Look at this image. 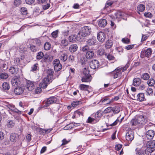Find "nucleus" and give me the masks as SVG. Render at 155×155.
Instances as JSON below:
<instances>
[{
    "instance_id": "obj_1",
    "label": "nucleus",
    "mask_w": 155,
    "mask_h": 155,
    "mask_svg": "<svg viewBox=\"0 0 155 155\" xmlns=\"http://www.w3.org/2000/svg\"><path fill=\"white\" fill-rule=\"evenodd\" d=\"M91 32V28L90 27L84 26L79 32L78 35L79 37H84L90 35Z\"/></svg>"
},
{
    "instance_id": "obj_2",
    "label": "nucleus",
    "mask_w": 155,
    "mask_h": 155,
    "mask_svg": "<svg viewBox=\"0 0 155 155\" xmlns=\"http://www.w3.org/2000/svg\"><path fill=\"white\" fill-rule=\"evenodd\" d=\"M90 71L87 68H84L83 73L84 76L81 79L82 82H90L91 80L92 77L89 73Z\"/></svg>"
},
{
    "instance_id": "obj_3",
    "label": "nucleus",
    "mask_w": 155,
    "mask_h": 155,
    "mask_svg": "<svg viewBox=\"0 0 155 155\" xmlns=\"http://www.w3.org/2000/svg\"><path fill=\"white\" fill-rule=\"evenodd\" d=\"M114 18L118 21H120L121 19H126V15L123 12L118 11L115 13Z\"/></svg>"
},
{
    "instance_id": "obj_4",
    "label": "nucleus",
    "mask_w": 155,
    "mask_h": 155,
    "mask_svg": "<svg viewBox=\"0 0 155 155\" xmlns=\"http://www.w3.org/2000/svg\"><path fill=\"white\" fill-rule=\"evenodd\" d=\"M152 52V50L150 48L142 50L141 53V57L142 58L145 57L149 58L151 56Z\"/></svg>"
},
{
    "instance_id": "obj_5",
    "label": "nucleus",
    "mask_w": 155,
    "mask_h": 155,
    "mask_svg": "<svg viewBox=\"0 0 155 155\" xmlns=\"http://www.w3.org/2000/svg\"><path fill=\"white\" fill-rule=\"evenodd\" d=\"M57 100L56 97L53 96L47 99L46 101L45 102V106L47 107L49 106L50 104L54 103L56 102Z\"/></svg>"
},
{
    "instance_id": "obj_6",
    "label": "nucleus",
    "mask_w": 155,
    "mask_h": 155,
    "mask_svg": "<svg viewBox=\"0 0 155 155\" xmlns=\"http://www.w3.org/2000/svg\"><path fill=\"white\" fill-rule=\"evenodd\" d=\"M100 64L97 60H92L90 63V67L92 69H96L99 67Z\"/></svg>"
},
{
    "instance_id": "obj_7",
    "label": "nucleus",
    "mask_w": 155,
    "mask_h": 155,
    "mask_svg": "<svg viewBox=\"0 0 155 155\" xmlns=\"http://www.w3.org/2000/svg\"><path fill=\"white\" fill-rule=\"evenodd\" d=\"M81 39V37H79V35H71L68 38L69 41L70 42H74L76 41H80Z\"/></svg>"
},
{
    "instance_id": "obj_8",
    "label": "nucleus",
    "mask_w": 155,
    "mask_h": 155,
    "mask_svg": "<svg viewBox=\"0 0 155 155\" xmlns=\"http://www.w3.org/2000/svg\"><path fill=\"white\" fill-rule=\"evenodd\" d=\"M97 38L98 40L100 42H103L105 39L106 35L104 32L100 31L98 33Z\"/></svg>"
},
{
    "instance_id": "obj_9",
    "label": "nucleus",
    "mask_w": 155,
    "mask_h": 155,
    "mask_svg": "<svg viewBox=\"0 0 155 155\" xmlns=\"http://www.w3.org/2000/svg\"><path fill=\"white\" fill-rule=\"evenodd\" d=\"M136 117L139 126L144 125L146 123L147 120L145 119L144 116L137 115L136 116Z\"/></svg>"
},
{
    "instance_id": "obj_10",
    "label": "nucleus",
    "mask_w": 155,
    "mask_h": 155,
    "mask_svg": "<svg viewBox=\"0 0 155 155\" xmlns=\"http://www.w3.org/2000/svg\"><path fill=\"white\" fill-rule=\"evenodd\" d=\"M50 83V80L48 78H44L42 81L40 83L39 86L41 88H45Z\"/></svg>"
},
{
    "instance_id": "obj_11",
    "label": "nucleus",
    "mask_w": 155,
    "mask_h": 155,
    "mask_svg": "<svg viewBox=\"0 0 155 155\" xmlns=\"http://www.w3.org/2000/svg\"><path fill=\"white\" fill-rule=\"evenodd\" d=\"M134 138V132L132 130L128 131L126 134V138L127 140L131 141Z\"/></svg>"
},
{
    "instance_id": "obj_12",
    "label": "nucleus",
    "mask_w": 155,
    "mask_h": 155,
    "mask_svg": "<svg viewBox=\"0 0 155 155\" xmlns=\"http://www.w3.org/2000/svg\"><path fill=\"white\" fill-rule=\"evenodd\" d=\"M59 58L61 61H65L68 59V55L65 52H61L59 54Z\"/></svg>"
},
{
    "instance_id": "obj_13",
    "label": "nucleus",
    "mask_w": 155,
    "mask_h": 155,
    "mask_svg": "<svg viewBox=\"0 0 155 155\" xmlns=\"http://www.w3.org/2000/svg\"><path fill=\"white\" fill-rule=\"evenodd\" d=\"M102 116V114L101 111H98L95 114H93L91 115V117H94L95 122L97 123L100 120Z\"/></svg>"
},
{
    "instance_id": "obj_14",
    "label": "nucleus",
    "mask_w": 155,
    "mask_h": 155,
    "mask_svg": "<svg viewBox=\"0 0 155 155\" xmlns=\"http://www.w3.org/2000/svg\"><path fill=\"white\" fill-rule=\"evenodd\" d=\"M155 132L153 130H149L146 133V136L147 139H152L155 135Z\"/></svg>"
},
{
    "instance_id": "obj_15",
    "label": "nucleus",
    "mask_w": 155,
    "mask_h": 155,
    "mask_svg": "<svg viewBox=\"0 0 155 155\" xmlns=\"http://www.w3.org/2000/svg\"><path fill=\"white\" fill-rule=\"evenodd\" d=\"M11 82L13 86H17L19 84V78L16 76H14L12 79Z\"/></svg>"
},
{
    "instance_id": "obj_16",
    "label": "nucleus",
    "mask_w": 155,
    "mask_h": 155,
    "mask_svg": "<svg viewBox=\"0 0 155 155\" xmlns=\"http://www.w3.org/2000/svg\"><path fill=\"white\" fill-rule=\"evenodd\" d=\"M68 44V41L66 38H61L59 41V44L61 47H66Z\"/></svg>"
},
{
    "instance_id": "obj_17",
    "label": "nucleus",
    "mask_w": 155,
    "mask_h": 155,
    "mask_svg": "<svg viewBox=\"0 0 155 155\" xmlns=\"http://www.w3.org/2000/svg\"><path fill=\"white\" fill-rule=\"evenodd\" d=\"M111 74L113 76L114 78L116 79L120 77L122 74V72L119 70H117L116 68L112 73Z\"/></svg>"
},
{
    "instance_id": "obj_18",
    "label": "nucleus",
    "mask_w": 155,
    "mask_h": 155,
    "mask_svg": "<svg viewBox=\"0 0 155 155\" xmlns=\"http://www.w3.org/2000/svg\"><path fill=\"white\" fill-rule=\"evenodd\" d=\"M26 87L29 91L33 90L34 88L33 83L29 81H27L26 85Z\"/></svg>"
},
{
    "instance_id": "obj_19",
    "label": "nucleus",
    "mask_w": 155,
    "mask_h": 155,
    "mask_svg": "<svg viewBox=\"0 0 155 155\" xmlns=\"http://www.w3.org/2000/svg\"><path fill=\"white\" fill-rule=\"evenodd\" d=\"M18 136L15 133H12L10 136V140L12 142H15L18 138Z\"/></svg>"
},
{
    "instance_id": "obj_20",
    "label": "nucleus",
    "mask_w": 155,
    "mask_h": 155,
    "mask_svg": "<svg viewBox=\"0 0 155 155\" xmlns=\"http://www.w3.org/2000/svg\"><path fill=\"white\" fill-rule=\"evenodd\" d=\"M53 73L54 71L52 69H49L48 70L47 78H48L50 81L54 79L53 78Z\"/></svg>"
},
{
    "instance_id": "obj_21",
    "label": "nucleus",
    "mask_w": 155,
    "mask_h": 155,
    "mask_svg": "<svg viewBox=\"0 0 155 155\" xmlns=\"http://www.w3.org/2000/svg\"><path fill=\"white\" fill-rule=\"evenodd\" d=\"M107 20L104 19H100L98 21V25L101 27H104L107 25Z\"/></svg>"
},
{
    "instance_id": "obj_22",
    "label": "nucleus",
    "mask_w": 155,
    "mask_h": 155,
    "mask_svg": "<svg viewBox=\"0 0 155 155\" xmlns=\"http://www.w3.org/2000/svg\"><path fill=\"white\" fill-rule=\"evenodd\" d=\"M24 92V88L21 87H18L14 89V93L15 94L18 95L22 94Z\"/></svg>"
},
{
    "instance_id": "obj_23",
    "label": "nucleus",
    "mask_w": 155,
    "mask_h": 155,
    "mask_svg": "<svg viewBox=\"0 0 155 155\" xmlns=\"http://www.w3.org/2000/svg\"><path fill=\"white\" fill-rule=\"evenodd\" d=\"M130 63L128 61L125 66L123 67H118L117 68V70H119L121 72L124 71L130 66Z\"/></svg>"
},
{
    "instance_id": "obj_24",
    "label": "nucleus",
    "mask_w": 155,
    "mask_h": 155,
    "mask_svg": "<svg viewBox=\"0 0 155 155\" xmlns=\"http://www.w3.org/2000/svg\"><path fill=\"white\" fill-rule=\"evenodd\" d=\"M147 147L152 149L155 148V140H150L147 142L146 144Z\"/></svg>"
},
{
    "instance_id": "obj_25",
    "label": "nucleus",
    "mask_w": 155,
    "mask_h": 155,
    "mask_svg": "<svg viewBox=\"0 0 155 155\" xmlns=\"http://www.w3.org/2000/svg\"><path fill=\"white\" fill-rule=\"evenodd\" d=\"M141 82V80L139 78H135L133 80L132 84L135 86H139Z\"/></svg>"
},
{
    "instance_id": "obj_26",
    "label": "nucleus",
    "mask_w": 155,
    "mask_h": 155,
    "mask_svg": "<svg viewBox=\"0 0 155 155\" xmlns=\"http://www.w3.org/2000/svg\"><path fill=\"white\" fill-rule=\"evenodd\" d=\"M31 71L34 72L35 71H37L39 69V64L37 63H36L32 65L31 67Z\"/></svg>"
},
{
    "instance_id": "obj_27",
    "label": "nucleus",
    "mask_w": 155,
    "mask_h": 155,
    "mask_svg": "<svg viewBox=\"0 0 155 155\" xmlns=\"http://www.w3.org/2000/svg\"><path fill=\"white\" fill-rule=\"evenodd\" d=\"M78 48L77 45L73 44L71 45L69 47V50L71 52H74L76 51Z\"/></svg>"
},
{
    "instance_id": "obj_28",
    "label": "nucleus",
    "mask_w": 155,
    "mask_h": 155,
    "mask_svg": "<svg viewBox=\"0 0 155 155\" xmlns=\"http://www.w3.org/2000/svg\"><path fill=\"white\" fill-rule=\"evenodd\" d=\"M130 123L132 126L139 125L136 116L131 120Z\"/></svg>"
},
{
    "instance_id": "obj_29",
    "label": "nucleus",
    "mask_w": 155,
    "mask_h": 155,
    "mask_svg": "<svg viewBox=\"0 0 155 155\" xmlns=\"http://www.w3.org/2000/svg\"><path fill=\"white\" fill-rule=\"evenodd\" d=\"M145 99L144 94L140 93L137 95V100L140 101H144Z\"/></svg>"
},
{
    "instance_id": "obj_30",
    "label": "nucleus",
    "mask_w": 155,
    "mask_h": 155,
    "mask_svg": "<svg viewBox=\"0 0 155 155\" xmlns=\"http://www.w3.org/2000/svg\"><path fill=\"white\" fill-rule=\"evenodd\" d=\"M113 112L114 114H118L120 111V108L118 105L112 107Z\"/></svg>"
},
{
    "instance_id": "obj_31",
    "label": "nucleus",
    "mask_w": 155,
    "mask_h": 155,
    "mask_svg": "<svg viewBox=\"0 0 155 155\" xmlns=\"http://www.w3.org/2000/svg\"><path fill=\"white\" fill-rule=\"evenodd\" d=\"M147 147V148L145 150L144 154L146 155H152L151 153L155 150V149H152L148 147Z\"/></svg>"
},
{
    "instance_id": "obj_32",
    "label": "nucleus",
    "mask_w": 155,
    "mask_h": 155,
    "mask_svg": "<svg viewBox=\"0 0 155 155\" xmlns=\"http://www.w3.org/2000/svg\"><path fill=\"white\" fill-rule=\"evenodd\" d=\"M94 56V53L92 51H87L86 54V58L88 59L92 58Z\"/></svg>"
},
{
    "instance_id": "obj_33",
    "label": "nucleus",
    "mask_w": 155,
    "mask_h": 155,
    "mask_svg": "<svg viewBox=\"0 0 155 155\" xmlns=\"http://www.w3.org/2000/svg\"><path fill=\"white\" fill-rule=\"evenodd\" d=\"M97 41L95 38L89 39L87 41V44L89 45H92L95 44Z\"/></svg>"
},
{
    "instance_id": "obj_34",
    "label": "nucleus",
    "mask_w": 155,
    "mask_h": 155,
    "mask_svg": "<svg viewBox=\"0 0 155 155\" xmlns=\"http://www.w3.org/2000/svg\"><path fill=\"white\" fill-rule=\"evenodd\" d=\"M113 45L112 41L111 40H108L106 42L105 47L107 49H109Z\"/></svg>"
},
{
    "instance_id": "obj_35",
    "label": "nucleus",
    "mask_w": 155,
    "mask_h": 155,
    "mask_svg": "<svg viewBox=\"0 0 155 155\" xmlns=\"http://www.w3.org/2000/svg\"><path fill=\"white\" fill-rule=\"evenodd\" d=\"M145 9V6L144 5L141 4L139 5L137 7V9L138 12V13L139 14V12H143Z\"/></svg>"
},
{
    "instance_id": "obj_36",
    "label": "nucleus",
    "mask_w": 155,
    "mask_h": 155,
    "mask_svg": "<svg viewBox=\"0 0 155 155\" xmlns=\"http://www.w3.org/2000/svg\"><path fill=\"white\" fill-rule=\"evenodd\" d=\"M20 58H16L15 59L14 62L15 64L17 65H19L21 64V61L23 59L24 57L21 56Z\"/></svg>"
},
{
    "instance_id": "obj_37",
    "label": "nucleus",
    "mask_w": 155,
    "mask_h": 155,
    "mask_svg": "<svg viewBox=\"0 0 155 155\" xmlns=\"http://www.w3.org/2000/svg\"><path fill=\"white\" fill-rule=\"evenodd\" d=\"M89 87V85L84 84H81L79 86V88L81 90L87 91Z\"/></svg>"
},
{
    "instance_id": "obj_38",
    "label": "nucleus",
    "mask_w": 155,
    "mask_h": 155,
    "mask_svg": "<svg viewBox=\"0 0 155 155\" xmlns=\"http://www.w3.org/2000/svg\"><path fill=\"white\" fill-rule=\"evenodd\" d=\"M136 155H145L143 150L137 148L135 150Z\"/></svg>"
},
{
    "instance_id": "obj_39",
    "label": "nucleus",
    "mask_w": 155,
    "mask_h": 155,
    "mask_svg": "<svg viewBox=\"0 0 155 155\" xmlns=\"http://www.w3.org/2000/svg\"><path fill=\"white\" fill-rule=\"evenodd\" d=\"M87 122L89 123H95V120L93 117H88Z\"/></svg>"
},
{
    "instance_id": "obj_40",
    "label": "nucleus",
    "mask_w": 155,
    "mask_h": 155,
    "mask_svg": "<svg viewBox=\"0 0 155 155\" xmlns=\"http://www.w3.org/2000/svg\"><path fill=\"white\" fill-rule=\"evenodd\" d=\"M2 87L4 90H8L9 89L10 86L8 83L7 82H4L2 84Z\"/></svg>"
},
{
    "instance_id": "obj_41",
    "label": "nucleus",
    "mask_w": 155,
    "mask_h": 155,
    "mask_svg": "<svg viewBox=\"0 0 155 155\" xmlns=\"http://www.w3.org/2000/svg\"><path fill=\"white\" fill-rule=\"evenodd\" d=\"M14 125L15 123L12 120H8L6 124V126L8 128H12Z\"/></svg>"
},
{
    "instance_id": "obj_42",
    "label": "nucleus",
    "mask_w": 155,
    "mask_h": 155,
    "mask_svg": "<svg viewBox=\"0 0 155 155\" xmlns=\"http://www.w3.org/2000/svg\"><path fill=\"white\" fill-rule=\"evenodd\" d=\"M51 45L49 42H46L44 45V49L45 50H48L51 48Z\"/></svg>"
},
{
    "instance_id": "obj_43",
    "label": "nucleus",
    "mask_w": 155,
    "mask_h": 155,
    "mask_svg": "<svg viewBox=\"0 0 155 155\" xmlns=\"http://www.w3.org/2000/svg\"><path fill=\"white\" fill-rule=\"evenodd\" d=\"M141 77L143 79L147 80L149 78L150 75L148 73H145L142 74Z\"/></svg>"
},
{
    "instance_id": "obj_44",
    "label": "nucleus",
    "mask_w": 155,
    "mask_h": 155,
    "mask_svg": "<svg viewBox=\"0 0 155 155\" xmlns=\"http://www.w3.org/2000/svg\"><path fill=\"white\" fill-rule=\"evenodd\" d=\"M0 77L2 79H6L8 78V75L7 73L4 72L0 74Z\"/></svg>"
},
{
    "instance_id": "obj_45",
    "label": "nucleus",
    "mask_w": 155,
    "mask_h": 155,
    "mask_svg": "<svg viewBox=\"0 0 155 155\" xmlns=\"http://www.w3.org/2000/svg\"><path fill=\"white\" fill-rule=\"evenodd\" d=\"M42 61L44 62H49L51 61L50 59V57L48 55H45Z\"/></svg>"
},
{
    "instance_id": "obj_46",
    "label": "nucleus",
    "mask_w": 155,
    "mask_h": 155,
    "mask_svg": "<svg viewBox=\"0 0 155 155\" xmlns=\"http://www.w3.org/2000/svg\"><path fill=\"white\" fill-rule=\"evenodd\" d=\"M9 72L12 74H16L18 72V70H16L14 67H11L9 69Z\"/></svg>"
},
{
    "instance_id": "obj_47",
    "label": "nucleus",
    "mask_w": 155,
    "mask_h": 155,
    "mask_svg": "<svg viewBox=\"0 0 155 155\" xmlns=\"http://www.w3.org/2000/svg\"><path fill=\"white\" fill-rule=\"evenodd\" d=\"M30 48L31 51L33 52H36L38 49L37 46H35L33 45L30 46Z\"/></svg>"
},
{
    "instance_id": "obj_48",
    "label": "nucleus",
    "mask_w": 155,
    "mask_h": 155,
    "mask_svg": "<svg viewBox=\"0 0 155 155\" xmlns=\"http://www.w3.org/2000/svg\"><path fill=\"white\" fill-rule=\"evenodd\" d=\"M147 84L149 86H153L155 84V81L153 79H150L148 81Z\"/></svg>"
},
{
    "instance_id": "obj_49",
    "label": "nucleus",
    "mask_w": 155,
    "mask_h": 155,
    "mask_svg": "<svg viewBox=\"0 0 155 155\" xmlns=\"http://www.w3.org/2000/svg\"><path fill=\"white\" fill-rule=\"evenodd\" d=\"M44 57L43 53L41 52H39L37 54L36 58L38 60H40Z\"/></svg>"
},
{
    "instance_id": "obj_50",
    "label": "nucleus",
    "mask_w": 155,
    "mask_h": 155,
    "mask_svg": "<svg viewBox=\"0 0 155 155\" xmlns=\"http://www.w3.org/2000/svg\"><path fill=\"white\" fill-rule=\"evenodd\" d=\"M83 115V113L81 111H76L74 112V117L75 116L77 117H78V116H82Z\"/></svg>"
},
{
    "instance_id": "obj_51",
    "label": "nucleus",
    "mask_w": 155,
    "mask_h": 155,
    "mask_svg": "<svg viewBox=\"0 0 155 155\" xmlns=\"http://www.w3.org/2000/svg\"><path fill=\"white\" fill-rule=\"evenodd\" d=\"M58 30H56L53 32L51 34V35L54 38H56L58 37Z\"/></svg>"
},
{
    "instance_id": "obj_52",
    "label": "nucleus",
    "mask_w": 155,
    "mask_h": 155,
    "mask_svg": "<svg viewBox=\"0 0 155 155\" xmlns=\"http://www.w3.org/2000/svg\"><path fill=\"white\" fill-rule=\"evenodd\" d=\"M112 107H108L106 108L104 110L105 113H108L113 112Z\"/></svg>"
},
{
    "instance_id": "obj_53",
    "label": "nucleus",
    "mask_w": 155,
    "mask_h": 155,
    "mask_svg": "<svg viewBox=\"0 0 155 155\" xmlns=\"http://www.w3.org/2000/svg\"><path fill=\"white\" fill-rule=\"evenodd\" d=\"M62 68V65L60 64L56 66H54V69L55 71H58L61 69Z\"/></svg>"
},
{
    "instance_id": "obj_54",
    "label": "nucleus",
    "mask_w": 155,
    "mask_h": 155,
    "mask_svg": "<svg viewBox=\"0 0 155 155\" xmlns=\"http://www.w3.org/2000/svg\"><path fill=\"white\" fill-rule=\"evenodd\" d=\"M21 12L22 15H26L27 14V9L25 7H22L21 9Z\"/></svg>"
},
{
    "instance_id": "obj_55",
    "label": "nucleus",
    "mask_w": 155,
    "mask_h": 155,
    "mask_svg": "<svg viewBox=\"0 0 155 155\" xmlns=\"http://www.w3.org/2000/svg\"><path fill=\"white\" fill-rule=\"evenodd\" d=\"M21 3L20 0H15L14 2V4L16 6H19Z\"/></svg>"
},
{
    "instance_id": "obj_56",
    "label": "nucleus",
    "mask_w": 155,
    "mask_h": 155,
    "mask_svg": "<svg viewBox=\"0 0 155 155\" xmlns=\"http://www.w3.org/2000/svg\"><path fill=\"white\" fill-rule=\"evenodd\" d=\"M114 2L112 0H109L107 1L106 3L105 7L107 8L109 6H111L113 4Z\"/></svg>"
},
{
    "instance_id": "obj_57",
    "label": "nucleus",
    "mask_w": 155,
    "mask_h": 155,
    "mask_svg": "<svg viewBox=\"0 0 155 155\" xmlns=\"http://www.w3.org/2000/svg\"><path fill=\"white\" fill-rule=\"evenodd\" d=\"M104 53V50L103 48H100L97 51V54L101 56L103 55Z\"/></svg>"
},
{
    "instance_id": "obj_58",
    "label": "nucleus",
    "mask_w": 155,
    "mask_h": 155,
    "mask_svg": "<svg viewBox=\"0 0 155 155\" xmlns=\"http://www.w3.org/2000/svg\"><path fill=\"white\" fill-rule=\"evenodd\" d=\"M53 64L54 66H56L57 65H59V64H61L60 63V61L59 59H55L53 62Z\"/></svg>"
},
{
    "instance_id": "obj_59",
    "label": "nucleus",
    "mask_w": 155,
    "mask_h": 155,
    "mask_svg": "<svg viewBox=\"0 0 155 155\" xmlns=\"http://www.w3.org/2000/svg\"><path fill=\"white\" fill-rule=\"evenodd\" d=\"M122 41L124 43L128 44L130 43V40L128 38H124L122 39Z\"/></svg>"
},
{
    "instance_id": "obj_60",
    "label": "nucleus",
    "mask_w": 155,
    "mask_h": 155,
    "mask_svg": "<svg viewBox=\"0 0 155 155\" xmlns=\"http://www.w3.org/2000/svg\"><path fill=\"white\" fill-rule=\"evenodd\" d=\"M134 45H130L126 46L125 48L127 50H130L132 49L134 47Z\"/></svg>"
},
{
    "instance_id": "obj_61",
    "label": "nucleus",
    "mask_w": 155,
    "mask_h": 155,
    "mask_svg": "<svg viewBox=\"0 0 155 155\" xmlns=\"http://www.w3.org/2000/svg\"><path fill=\"white\" fill-rule=\"evenodd\" d=\"M153 91L152 88H149L147 89L146 91L147 95H152L153 94Z\"/></svg>"
},
{
    "instance_id": "obj_62",
    "label": "nucleus",
    "mask_w": 155,
    "mask_h": 155,
    "mask_svg": "<svg viewBox=\"0 0 155 155\" xmlns=\"http://www.w3.org/2000/svg\"><path fill=\"white\" fill-rule=\"evenodd\" d=\"M107 58L109 60H113L115 59L114 56L110 54H108L107 55Z\"/></svg>"
},
{
    "instance_id": "obj_63",
    "label": "nucleus",
    "mask_w": 155,
    "mask_h": 155,
    "mask_svg": "<svg viewBox=\"0 0 155 155\" xmlns=\"http://www.w3.org/2000/svg\"><path fill=\"white\" fill-rule=\"evenodd\" d=\"M144 15L146 17L151 18L152 16V15L150 12H145Z\"/></svg>"
},
{
    "instance_id": "obj_64",
    "label": "nucleus",
    "mask_w": 155,
    "mask_h": 155,
    "mask_svg": "<svg viewBox=\"0 0 155 155\" xmlns=\"http://www.w3.org/2000/svg\"><path fill=\"white\" fill-rule=\"evenodd\" d=\"M89 50V47L87 45H85L82 48V50L83 52H87Z\"/></svg>"
}]
</instances>
